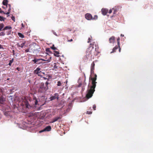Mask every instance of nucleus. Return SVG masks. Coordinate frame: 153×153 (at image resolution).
<instances>
[{"label":"nucleus","instance_id":"obj_39","mask_svg":"<svg viewBox=\"0 0 153 153\" xmlns=\"http://www.w3.org/2000/svg\"><path fill=\"white\" fill-rule=\"evenodd\" d=\"M73 41V39H68L67 41L68 42H71Z\"/></svg>","mask_w":153,"mask_h":153},{"label":"nucleus","instance_id":"obj_55","mask_svg":"<svg viewBox=\"0 0 153 153\" xmlns=\"http://www.w3.org/2000/svg\"><path fill=\"white\" fill-rule=\"evenodd\" d=\"M2 7L4 9L5 8V7Z\"/></svg>","mask_w":153,"mask_h":153},{"label":"nucleus","instance_id":"obj_26","mask_svg":"<svg viewBox=\"0 0 153 153\" xmlns=\"http://www.w3.org/2000/svg\"><path fill=\"white\" fill-rule=\"evenodd\" d=\"M39 59V61H40L41 60H42V61H48V62H49L50 61V60H45L44 59Z\"/></svg>","mask_w":153,"mask_h":153},{"label":"nucleus","instance_id":"obj_42","mask_svg":"<svg viewBox=\"0 0 153 153\" xmlns=\"http://www.w3.org/2000/svg\"><path fill=\"white\" fill-rule=\"evenodd\" d=\"M10 13L9 12H8L6 13V14L7 15V16H9V14H10ZM4 14H5V13Z\"/></svg>","mask_w":153,"mask_h":153},{"label":"nucleus","instance_id":"obj_58","mask_svg":"<svg viewBox=\"0 0 153 153\" xmlns=\"http://www.w3.org/2000/svg\"><path fill=\"white\" fill-rule=\"evenodd\" d=\"M89 84H88V87H89Z\"/></svg>","mask_w":153,"mask_h":153},{"label":"nucleus","instance_id":"obj_4","mask_svg":"<svg viewBox=\"0 0 153 153\" xmlns=\"http://www.w3.org/2000/svg\"><path fill=\"white\" fill-rule=\"evenodd\" d=\"M40 70L41 69L39 68L38 67L33 71V72L34 74L38 75L39 76H42V75L41 74L42 73L44 74L45 73L42 72L41 71H40Z\"/></svg>","mask_w":153,"mask_h":153},{"label":"nucleus","instance_id":"obj_54","mask_svg":"<svg viewBox=\"0 0 153 153\" xmlns=\"http://www.w3.org/2000/svg\"><path fill=\"white\" fill-rule=\"evenodd\" d=\"M44 78L45 79H47L46 78H45V77H44Z\"/></svg>","mask_w":153,"mask_h":153},{"label":"nucleus","instance_id":"obj_20","mask_svg":"<svg viewBox=\"0 0 153 153\" xmlns=\"http://www.w3.org/2000/svg\"><path fill=\"white\" fill-rule=\"evenodd\" d=\"M17 46L19 47H21L22 48L23 46H24V45H25V44L24 43H22L20 45L19 44V43H17Z\"/></svg>","mask_w":153,"mask_h":153},{"label":"nucleus","instance_id":"obj_33","mask_svg":"<svg viewBox=\"0 0 153 153\" xmlns=\"http://www.w3.org/2000/svg\"><path fill=\"white\" fill-rule=\"evenodd\" d=\"M11 18L14 21V22L15 21V18L14 16H12L11 17Z\"/></svg>","mask_w":153,"mask_h":153},{"label":"nucleus","instance_id":"obj_38","mask_svg":"<svg viewBox=\"0 0 153 153\" xmlns=\"http://www.w3.org/2000/svg\"><path fill=\"white\" fill-rule=\"evenodd\" d=\"M118 46L119 48V52H120L121 51V48L120 47V45H119V46Z\"/></svg>","mask_w":153,"mask_h":153},{"label":"nucleus","instance_id":"obj_37","mask_svg":"<svg viewBox=\"0 0 153 153\" xmlns=\"http://www.w3.org/2000/svg\"><path fill=\"white\" fill-rule=\"evenodd\" d=\"M91 39L90 38H89L88 39V43H89L91 42Z\"/></svg>","mask_w":153,"mask_h":153},{"label":"nucleus","instance_id":"obj_47","mask_svg":"<svg viewBox=\"0 0 153 153\" xmlns=\"http://www.w3.org/2000/svg\"><path fill=\"white\" fill-rule=\"evenodd\" d=\"M42 99H45V97L44 96H42Z\"/></svg>","mask_w":153,"mask_h":153},{"label":"nucleus","instance_id":"obj_41","mask_svg":"<svg viewBox=\"0 0 153 153\" xmlns=\"http://www.w3.org/2000/svg\"><path fill=\"white\" fill-rule=\"evenodd\" d=\"M11 30H10L9 31H8V33L7 34V35H8L10 34H11Z\"/></svg>","mask_w":153,"mask_h":153},{"label":"nucleus","instance_id":"obj_50","mask_svg":"<svg viewBox=\"0 0 153 153\" xmlns=\"http://www.w3.org/2000/svg\"><path fill=\"white\" fill-rule=\"evenodd\" d=\"M121 36H124V35H123V34H121Z\"/></svg>","mask_w":153,"mask_h":153},{"label":"nucleus","instance_id":"obj_32","mask_svg":"<svg viewBox=\"0 0 153 153\" xmlns=\"http://www.w3.org/2000/svg\"><path fill=\"white\" fill-rule=\"evenodd\" d=\"M46 51L47 52H50V49L49 48H46Z\"/></svg>","mask_w":153,"mask_h":153},{"label":"nucleus","instance_id":"obj_44","mask_svg":"<svg viewBox=\"0 0 153 153\" xmlns=\"http://www.w3.org/2000/svg\"><path fill=\"white\" fill-rule=\"evenodd\" d=\"M111 12H112V10H109V12H108V13H111Z\"/></svg>","mask_w":153,"mask_h":153},{"label":"nucleus","instance_id":"obj_22","mask_svg":"<svg viewBox=\"0 0 153 153\" xmlns=\"http://www.w3.org/2000/svg\"><path fill=\"white\" fill-rule=\"evenodd\" d=\"M14 61V59L13 58L12 60H10L9 62V63L8 64V65L9 66H11V65L12 63Z\"/></svg>","mask_w":153,"mask_h":153},{"label":"nucleus","instance_id":"obj_11","mask_svg":"<svg viewBox=\"0 0 153 153\" xmlns=\"http://www.w3.org/2000/svg\"><path fill=\"white\" fill-rule=\"evenodd\" d=\"M115 37L114 36H112L109 38V42L110 43H114L115 40Z\"/></svg>","mask_w":153,"mask_h":153},{"label":"nucleus","instance_id":"obj_45","mask_svg":"<svg viewBox=\"0 0 153 153\" xmlns=\"http://www.w3.org/2000/svg\"><path fill=\"white\" fill-rule=\"evenodd\" d=\"M16 69L18 71H20V68H18V67H17V68H16Z\"/></svg>","mask_w":153,"mask_h":153},{"label":"nucleus","instance_id":"obj_49","mask_svg":"<svg viewBox=\"0 0 153 153\" xmlns=\"http://www.w3.org/2000/svg\"><path fill=\"white\" fill-rule=\"evenodd\" d=\"M85 90V88L84 87H82V91H84Z\"/></svg>","mask_w":153,"mask_h":153},{"label":"nucleus","instance_id":"obj_53","mask_svg":"<svg viewBox=\"0 0 153 153\" xmlns=\"http://www.w3.org/2000/svg\"><path fill=\"white\" fill-rule=\"evenodd\" d=\"M54 34H55V35H56V36H57L56 34V33H54Z\"/></svg>","mask_w":153,"mask_h":153},{"label":"nucleus","instance_id":"obj_23","mask_svg":"<svg viewBox=\"0 0 153 153\" xmlns=\"http://www.w3.org/2000/svg\"><path fill=\"white\" fill-rule=\"evenodd\" d=\"M62 85V83L60 81H59L57 82V85L59 86H60Z\"/></svg>","mask_w":153,"mask_h":153},{"label":"nucleus","instance_id":"obj_9","mask_svg":"<svg viewBox=\"0 0 153 153\" xmlns=\"http://www.w3.org/2000/svg\"><path fill=\"white\" fill-rule=\"evenodd\" d=\"M62 117V115H60L59 117H56L53 118V119L52 120V121L50 122V123H54L55 122L57 121L58 120L61 119Z\"/></svg>","mask_w":153,"mask_h":153},{"label":"nucleus","instance_id":"obj_16","mask_svg":"<svg viewBox=\"0 0 153 153\" xmlns=\"http://www.w3.org/2000/svg\"><path fill=\"white\" fill-rule=\"evenodd\" d=\"M2 3L4 5H6V7H7L8 3V1L7 0H4L3 1Z\"/></svg>","mask_w":153,"mask_h":153},{"label":"nucleus","instance_id":"obj_25","mask_svg":"<svg viewBox=\"0 0 153 153\" xmlns=\"http://www.w3.org/2000/svg\"><path fill=\"white\" fill-rule=\"evenodd\" d=\"M5 18L0 16V20L1 21H4Z\"/></svg>","mask_w":153,"mask_h":153},{"label":"nucleus","instance_id":"obj_1","mask_svg":"<svg viewBox=\"0 0 153 153\" xmlns=\"http://www.w3.org/2000/svg\"><path fill=\"white\" fill-rule=\"evenodd\" d=\"M98 48H96L94 49L93 46H90L88 48L85 56V59L87 60L91 58L94 59V56L97 55L99 52L98 51Z\"/></svg>","mask_w":153,"mask_h":153},{"label":"nucleus","instance_id":"obj_46","mask_svg":"<svg viewBox=\"0 0 153 153\" xmlns=\"http://www.w3.org/2000/svg\"><path fill=\"white\" fill-rule=\"evenodd\" d=\"M22 27H24V25H23V24L22 23Z\"/></svg>","mask_w":153,"mask_h":153},{"label":"nucleus","instance_id":"obj_10","mask_svg":"<svg viewBox=\"0 0 153 153\" xmlns=\"http://www.w3.org/2000/svg\"><path fill=\"white\" fill-rule=\"evenodd\" d=\"M101 11L102 14L104 15H105L108 12V10L106 9L102 8V9Z\"/></svg>","mask_w":153,"mask_h":153},{"label":"nucleus","instance_id":"obj_31","mask_svg":"<svg viewBox=\"0 0 153 153\" xmlns=\"http://www.w3.org/2000/svg\"><path fill=\"white\" fill-rule=\"evenodd\" d=\"M86 113L88 114H91L92 113V112L91 111H87Z\"/></svg>","mask_w":153,"mask_h":153},{"label":"nucleus","instance_id":"obj_40","mask_svg":"<svg viewBox=\"0 0 153 153\" xmlns=\"http://www.w3.org/2000/svg\"><path fill=\"white\" fill-rule=\"evenodd\" d=\"M38 101L36 100L35 101V104L36 105H37L38 104Z\"/></svg>","mask_w":153,"mask_h":153},{"label":"nucleus","instance_id":"obj_14","mask_svg":"<svg viewBox=\"0 0 153 153\" xmlns=\"http://www.w3.org/2000/svg\"><path fill=\"white\" fill-rule=\"evenodd\" d=\"M54 52L55 53L54 54V56L57 57H59V52L56 51H54Z\"/></svg>","mask_w":153,"mask_h":153},{"label":"nucleus","instance_id":"obj_28","mask_svg":"<svg viewBox=\"0 0 153 153\" xmlns=\"http://www.w3.org/2000/svg\"><path fill=\"white\" fill-rule=\"evenodd\" d=\"M5 35V33L3 32H2L0 33V36H3Z\"/></svg>","mask_w":153,"mask_h":153},{"label":"nucleus","instance_id":"obj_19","mask_svg":"<svg viewBox=\"0 0 153 153\" xmlns=\"http://www.w3.org/2000/svg\"><path fill=\"white\" fill-rule=\"evenodd\" d=\"M18 35L21 38H23L24 37V35L20 33H18Z\"/></svg>","mask_w":153,"mask_h":153},{"label":"nucleus","instance_id":"obj_43","mask_svg":"<svg viewBox=\"0 0 153 153\" xmlns=\"http://www.w3.org/2000/svg\"><path fill=\"white\" fill-rule=\"evenodd\" d=\"M0 49H4V48L0 44Z\"/></svg>","mask_w":153,"mask_h":153},{"label":"nucleus","instance_id":"obj_17","mask_svg":"<svg viewBox=\"0 0 153 153\" xmlns=\"http://www.w3.org/2000/svg\"><path fill=\"white\" fill-rule=\"evenodd\" d=\"M25 101L24 102H25V105L26 107L27 108H29V106H30V105L28 102L26 100H25Z\"/></svg>","mask_w":153,"mask_h":153},{"label":"nucleus","instance_id":"obj_24","mask_svg":"<svg viewBox=\"0 0 153 153\" xmlns=\"http://www.w3.org/2000/svg\"><path fill=\"white\" fill-rule=\"evenodd\" d=\"M51 48L53 50H57L56 48L54 47V45H53L51 47Z\"/></svg>","mask_w":153,"mask_h":153},{"label":"nucleus","instance_id":"obj_21","mask_svg":"<svg viewBox=\"0 0 153 153\" xmlns=\"http://www.w3.org/2000/svg\"><path fill=\"white\" fill-rule=\"evenodd\" d=\"M4 25L3 23L0 24V31L3 28Z\"/></svg>","mask_w":153,"mask_h":153},{"label":"nucleus","instance_id":"obj_12","mask_svg":"<svg viewBox=\"0 0 153 153\" xmlns=\"http://www.w3.org/2000/svg\"><path fill=\"white\" fill-rule=\"evenodd\" d=\"M32 61L34 62V63L36 64H40L41 63H42L41 62H38V61H39V59H34L32 60Z\"/></svg>","mask_w":153,"mask_h":153},{"label":"nucleus","instance_id":"obj_5","mask_svg":"<svg viewBox=\"0 0 153 153\" xmlns=\"http://www.w3.org/2000/svg\"><path fill=\"white\" fill-rule=\"evenodd\" d=\"M59 95L58 93H55L54 95L51 97H50V101H52L53 100H54L55 99H56L57 100H59Z\"/></svg>","mask_w":153,"mask_h":153},{"label":"nucleus","instance_id":"obj_6","mask_svg":"<svg viewBox=\"0 0 153 153\" xmlns=\"http://www.w3.org/2000/svg\"><path fill=\"white\" fill-rule=\"evenodd\" d=\"M95 65V64L94 62H93L91 64V74H94V70Z\"/></svg>","mask_w":153,"mask_h":153},{"label":"nucleus","instance_id":"obj_2","mask_svg":"<svg viewBox=\"0 0 153 153\" xmlns=\"http://www.w3.org/2000/svg\"><path fill=\"white\" fill-rule=\"evenodd\" d=\"M97 75L96 74H94V77L91 78L92 80V85L90 87L89 89H88L87 91V94L86 97V98L88 99L91 97L93 96V94L95 91V88L97 82H96L97 80Z\"/></svg>","mask_w":153,"mask_h":153},{"label":"nucleus","instance_id":"obj_18","mask_svg":"<svg viewBox=\"0 0 153 153\" xmlns=\"http://www.w3.org/2000/svg\"><path fill=\"white\" fill-rule=\"evenodd\" d=\"M118 47L117 46H116L114 48H113V51L112 52H111V53H112L116 51V50H117L118 49Z\"/></svg>","mask_w":153,"mask_h":153},{"label":"nucleus","instance_id":"obj_48","mask_svg":"<svg viewBox=\"0 0 153 153\" xmlns=\"http://www.w3.org/2000/svg\"><path fill=\"white\" fill-rule=\"evenodd\" d=\"M1 57H3L4 56V54H1Z\"/></svg>","mask_w":153,"mask_h":153},{"label":"nucleus","instance_id":"obj_34","mask_svg":"<svg viewBox=\"0 0 153 153\" xmlns=\"http://www.w3.org/2000/svg\"><path fill=\"white\" fill-rule=\"evenodd\" d=\"M93 108L94 110H95L96 108V105H93Z\"/></svg>","mask_w":153,"mask_h":153},{"label":"nucleus","instance_id":"obj_8","mask_svg":"<svg viewBox=\"0 0 153 153\" xmlns=\"http://www.w3.org/2000/svg\"><path fill=\"white\" fill-rule=\"evenodd\" d=\"M85 18L88 20H91L93 19V17L91 15L90 13H87L85 14Z\"/></svg>","mask_w":153,"mask_h":153},{"label":"nucleus","instance_id":"obj_27","mask_svg":"<svg viewBox=\"0 0 153 153\" xmlns=\"http://www.w3.org/2000/svg\"><path fill=\"white\" fill-rule=\"evenodd\" d=\"M120 39L119 37H118L117 39V44H118V46H119V45H120Z\"/></svg>","mask_w":153,"mask_h":153},{"label":"nucleus","instance_id":"obj_36","mask_svg":"<svg viewBox=\"0 0 153 153\" xmlns=\"http://www.w3.org/2000/svg\"><path fill=\"white\" fill-rule=\"evenodd\" d=\"M25 52L27 53L29 52V49H27L25 51Z\"/></svg>","mask_w":153,"mask_h":153},{"label":"nucleus","instance_id":"obj_51","mask_svg":"<svg viewBox=\"0 0 153 153\" xmlns=\"http://www.w3.org/2000/svg\"><path fill=\"white\" fill-rule=\"evenodd\" d=\"M86 85V82H85V85Z\"/></svg>","mask_w":153,"mask_h":153},{"label":"nucleus","instance_id":"obj_7","mask_svg":"<svg viewBox=\"0 0 153 153\" xmlns=\"http://www.w3.org/2000/svg\"><path fill=\"white\" fill-rule=\"evenodd\" d=\"M51 127L50 126H46L44 129L40 131L39 133H42L45 131H50L51 130Z\"/></svg>","mask_w":153,"mask_h":153},{"label":"nucleus","instance_id":"obj_30","mask_svg":"<svg viewBox=\"0 0 153 153\" xmlns=\"http://www.w3.org/2000/svg\"><path fill=\"white\" fill-rule=\"evenodd\" d=\"M8 6H9V9H8V12H9L10 13V10H11V8H10L11 5H10V4H8Z\"/></svg>","mask_w":153,"mask_h":153},{"label":"nucleus","instance_id":"obj_56","mask_svg":"<svg viewBox=\"0 0 153 153\" xmlns=\"http://www.w3.org/2000/svg\"><path fill=\"white\" fill-rule=\"evenodd\" d=\"M38 62H41L42 63V62H41L40 61H38Z\"/></svg>","mask_w":153,"mask_h":153},{"label":"nucleus","instance_id":"obj_3","mask_svg":"<svg viewBox=\"0 0 153 153\" xmlns=\"http://www.w3.org/2000/svg\"><path fill=\"white\" fill-rule=\"evenodd\" d=\"M49 83L48 82H45V86L44 83H41L39 85V87L38 89L39 92L42 93L45 92L48 89V85Z\"/></svg>","mask_w":153,"mask_h":153},{"label":"nucleus","instance_id":"obj_57","mask_svg":"<svg viewBox=\"0 0 153 153\" xmlns=\"http://www.w3.org/2000/svg\"><path fill=\"white\" fill-rule=\"evenodd\" d=\"M45 103H46V101L45 102L44 104H43V105L45 104Z\"/></svg>","mask_w":153,"mask_h":153},{"label":"nucleus","instance_id":"obj_13","mask_svg":"<svg viewBox=\"0 0 153 153\" xmlns=\"http://www.w3.org/2000/svg\"><path fill=\"white\" fill-rule=\"evenodd\" d=\"M4 101V99L3 97L2 96L0 97V103L1 104H3V102Z\"/></svg>","mask_w":153,"mask_h":153},{"label":"nucleus","instance_id":"obj_35","mask_svg":"<svg viewBox=\"0 0 153 153\" xmlns=\"http://www.w3.org/2000/svg\"><path fill=\"white\" fill-rule=\"evenodd\" d=\"M0 13L4 14L5 13L3 11H2L1 8H0Z\"/></svg>","mask_w":153,"mask_h":153},{"label":"nucleus","instance_id":"obj_29","mask_svg":"<svg viewBox=\"0 0 153 153\" xmlns=\"http://www.w3.org/2000/svg\"><path fill=\"white\" fill-rule=\"evenodd\" d=\"M97 18H98L97 16V15H95L94 16V17L92 19L96 20V19H97Z\"/></svg>","mask_w":153,"mask_h":153},{"label":"nucleus","instance_id":"obj_52","mask_svg":"<svg viewBox=\"0 0 153 153\" xmlns=\"http://www.w3.org/2000/svg\"><path fill=\"white\" fill-rule=\"evenodd\" d=\"M54 68H57V67H56V65H55V66H54Z\"/></svg>","mask_w":153,"mask_h":153},{"label":"nucleus","instance_id":"obj_15","mask_svg":"<svg viewBox=\"0 0 153 153\" xmlns=\"http://www.w3.org/2000/svg\"><path fill=\"white\" fill-rule=\"evenodd\" d=\"M12 29V27L10 26H6L4 28V29H3V30H8V29Z\"/></svg>","mask_w":153,"mask_h":153}]
</instances>
